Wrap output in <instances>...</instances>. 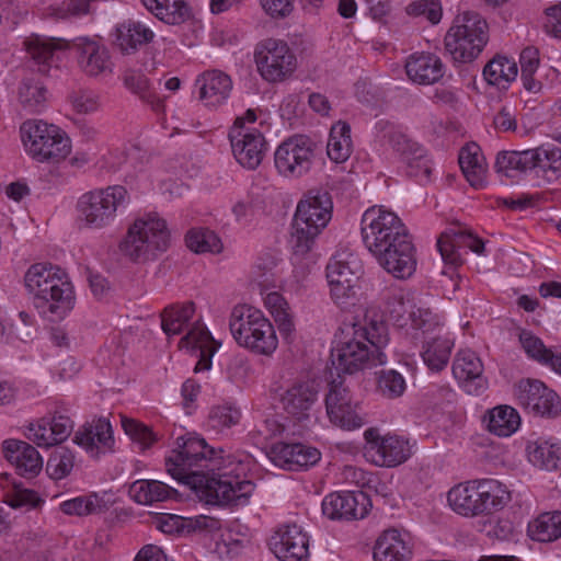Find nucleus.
Instances as JSON below:
<instances>
[{
    "mask_svg": "<svg viewBox=\"0 0 561 561\" xmlns=\"http://www.w3.org/2000/svg\"><path fill=\"white\" fill-rule=\"evenodd\" d=\"M179 450L167 458L168 473L175 480L190 485L197 496L211 505H241L247 503L254 491L250 480L232 476L224 469V450H215L205 439L179 437Z\"/></svg>",
    "mask_w": 561,
    "mask_h": 561,
    "instance_id": "1",
    "label": "nucleus"
},
{
    "mask_svg": "<svg viewBox=\"0 0 561 561\" xmlns=\"http://www.w3.org/2000/svg\"><path fill=\"white\" fill-rule=\"evenodd\" d=\"M389 332L381 314L367 312L363 319L344 322L340 328L336 345L331 352V363L337 375H353L369 367L387 363L385 348Z\"/></svg>",
    "mask_w": 561,
    "mask_h": 561,
    "instance_id": "2",
    "label": "nucleus"
},
{
    "mask_svg": "<svg viewBox=\"0 0 561 561\" xmlns=\"http://www.w3.org/2000/svg\"><path fill=\"white\" fill-rule=\"evenodd\" d=\"M34 306L44 314L64 318L75 307L73 286L68 274L57 265L36 263L24 275Z\"/></svg>",
    "mask_w": 561,
    "mask_h": 561,
    "instance_id": "3",
    "label": "nucleus"
},
{
    "mask_svg": "<svg viewBox=\"0 0 561 561\" xmlns=\"http://www.w3.org/2000/svg\"><path fill=\"white\" fill-rule=\"evenodd\" d=\"M510 500L506 486L494 479L462 482L447 493L451 510L466 517L490 515L502 510Z\"/></svg>",
    "mask_w": 561,
    "mask_h": 561,
    "instance_id": "4",
    "label": "nucleus"
},
{
    "mask_svg": "<svg viewBox=\"0 0 561 561\" xmlns=\"http://www.w3.org/2000/svg\"><path fill=\"white\" fill-rule=\"evenodd\" d=\"M333 203L327 191H310L298 203L293 224L290 244L295 254L308 253L314 239L332 217Z\"/></svg>",
    "mask_w": 561,
    "mask_h": 561,
    "instance_id": "5",
    "label": "nucleus"
},
{
    "mask_svg": "<svg viewBox=\"0 0 561 561\" xmlns=\"http://www.w3.org/2000/svg\"><path fill=\"white\" fill-rule=\"evenodd\" d=\"M229 328L238 345L256 355L271 356L277 348L278 339L273 324L252 306H236L230 314Z\"/></svg>",
    "mask_w": 561,
    "mask_h": 561,
    "instance_id": "6",
    "label": "nucleus"
},
{
    "mask_svg": "<svg viewBox=\"0 0 561 561\" xmlns=\"http://www.w3.org/2000/svg\"><path fill=\"white\" fill-rule=\"evenodd\" d=\"M20 133L27 153L37 162L57 164L71 152V139L57 125L28 119L21 125Z\"/></svg>",
    "mask_w": 561,
    "mask_h": 561,
    "instance_id": "7",
    "label": "nucleus"
},
{
    "mask_svg": "<svg viewBox=\"0 0 561 561\" xmlns=\"http://www.w3.org/2000/svg\"><path fill=\"white\" fill-rule=\"evenodd\" d=\"M489 39L488 23L477 12L466 11L455 19L445 36V49L455 62H471Z\"/></svg>",
    "mask_w": 561,
    "mask_h": 561,
    "instance_id": "8",
    "label": "nucleus"
},
{
    "mask_svg": "<svg viewBox=\"0 0 561 561\" xmlns=\"http://www.w3.org/2000/svg\"><path fill=\"white\" fill-rule=\"evenodd\" d=\"M170 245V232L163 219L148 215L129 227L121 243L123 253L135 262L154 259Z\"/></svg>",
    "mask_w": 561,
    "mask_h": 561,
    "instance_id": "9",
    "label": "nucleus"
},
{
    "mask_svg": "<svg viewBox=\"0 0 561 561\" xmlns=\"http://www.w3.org/2000/svg\"><path fill=\"white\" fill-rule=\"evenodd\" d=\"M128 202L127 190L122 185H113L83 194L78 205L88 226L102 228L113 221L118 208Z\"/></svg>",
    "mask_w": 561,
    "mask_h": 561,
    "instance_id": "10",
    "label": "nucleus"
},
{
    "mask_svg": "<svg viewBox=\"0 0 561 561\" xmlns=\"http://www.w3.org/2000/svg\"><path fill=\"white\" fill-rule=\"evenodd\" d=\"M325 409L330 422L342 430H356L366 423L358 402L354 401L341 375L329 383Z\"/></svg>",
    "mask_w": 561,
    "mask_h": 561,
    "instance_id": "11",
    "label": "nucleus"
},
{
    "mask_svg": "<svg viewBox=\"0 0 561 561\" xmlns=\"http://www.w3.org/2000/svg\"><path fill=\"white\" fill-rule=\"evenodd\" d=\"M257 70L270 82H277L289 77L296 69L295 54L287 43L267 38L260 42L254 53Z\"/></svg>",
    "mask_w": 561,
    "mask_h": 561,
    "instance_id": "12",
    "label": "nucleus"
},
{
    "mask_svg": "<svg viewBox=\"0 0 561 561\" xmlns=\"http://www.w3.org/2000/svg\"><path fill=\"white\" fill-rule=\"evenodd\" d=\"M314 156L316 144L307 136L295 135L276 148L275 168L285 178H300L310 171Z\"/></svg>",
    "mask_w": 561,
    "mask_h": 561,
    "instance_id": "13",
    "label": "nucleus"
},
{
    "mask_svg": "<svg viewBox=\"0 0 561 561\" xmlns=\"http://www.w3.org/2000/svg\"><path fill=\"white\" fill-rule=\"evenodd\" d=\"M360 226L363 242L373 255L407 228L394 213L382 207L368 208Z\"/></svg>",
    "mask_w": 561,
    "mask_h": 561,
    "instance_id": "14",
    "label": "nucleus"
},
{
    "mask_svg": "<svg viewBox=\"0 0 561 561\" xmlns=\"http://www.w3.org/2000/svg\"><path fill=\"white\" fill-rule=\"evenodd\" d=\"M374 256L396 278L404 279L415 272V249L407 228L390 239Z\"/></svg>",
    "mask_w": 561,
    "mask_h": 561,
    "instance_id": "15",
    "label": "nucleus"
},
{
    "mask_svg": "<svg viewBox=\"0 0 561 561\" xmlns=\"http://www.w3.org/2000/svg\"><path fill=\"white\" fill-rule=\"evenodd\" d=\"M367 447L365 455L375 465L380 467H397L407 461L411 456L409 442L397 435L380 436L376 430L365 432Z\"/></svg>",
    "mask_w": 561,
    "mask_h": 561,
    "instance_id": "16",
    "label": "nucleus"
},
{
    "mask_svg": "<svg viewBox=\"0 0 561 561\" xmlns=\"http://www.w3.org/2000/svg\"><path fill=\"white\" fill-rule=\"evenodd\" d=\"M518 403L535 415L554 417L561 412L558 394L539 380H522L515 389Z\"/></svg>",
    "mask_w": 561,
    "mask_h": 561,
    "instance_id": "17",
    "label": "nucleus"
},
{
    "mask_svg": "<svg viewBox=\"0 0 561 561\" xmlns=\"http://www.w3.org/2000/svg\"><path fill=\"white\" fill-rule=\"evenodd\" d=\"M360 266L356 260H331L327 265V278L331 296L341 307L350 305L355 298V284L360 276Z\"/></svg>",
    "mask_w": 561,
    "mask_h": 561,
    "instance_id": "18",
    "label": "nucleus"
},
{
    "mask_svg": "<svg viewBox=\"0 0 561 561\" xmlns=\"http://www.w3.org/2000/svg\"><path fill=\"white\" fill-rule=\"evenodd\" d=\"M232 153L240 165L255 170L263 161L266 142L263 134L256 129L232 127L229 131Z\"/></svg>",
    "mask_w": 561,
    "mask_h": 561,
    "instance_id": "19",
    "label": "nucleus"
},
{
    "mask_svg": "<svg viewBox=\"0 0 561 561\" xmlns=\"http://www.w3.org/2000/svg\"><path fill=\"white\" fill-rule=\"evenodd\" d=\"M371 507L369 496L362 492H334L322 502V512L331 519H362Z\"/></svg>",
    "mask_w": 561,
    "mask_h": 561,
    "instance_id": "20",
    "label": "nucleus"
},
{
    "mask_svg": "<svg viewBox=\"0 0 561 561\" xmlns=\"http://www.w3.org/2000/svg\"><path fill=\"white\" fill-rule=\"evenodd\" d=\"M70 48L77 51L79 68L87 76L99 78L112 73L113 62L104 45L88 37H79L70 42Z\"/></svg>",
    "mask_w": 561,
    "mask_h": 561,
    "instance_id": "21",
    "label": "nucleus"
},
{
    "mask_svg": "<svg viewBox=\"0 0 561 561\" xmlns=\"http://www.w3.org/2000/svg\"><path fill=\"white\" fill-rule=\"evenodd\" d=\"M271 546L280 561H309V537L296 524L279 528L272 537Z\"/></svg>",
    "mask_w": 561,
    "mask_h": 561,
    "instance_id": "22",
    "label": "nucleus"
},
{
    "mask_svg": "<svg viewBox=\"0 0 561 561\" xmlns=\"http://www.w3.org/2000/svg\"><path fill=\"white\" fill-rule=\"evenodd\" d=\"M461 248H468L472 252L481 254L484 251V243L481 239L459 225L453 226L442 232L437 240V249L443 261L451 266L462 264L463 261L459 252Z\"/></svg>",
    "mask_w": 561,
    "mask_h": 561,
    "instance_id": "23",
    "label": "nucleus"
},
{
    "mask_svg": "<svg viewBox=\"0 0 561 561\" xmlns=\"http://www.w3.org/2000/svg\"><path fill=\"white\" fill-rule=\"evenodd\" d=\"M267 456L275 466L289 471L307 469L321 458L320 451L314 447L283 442L274 444Z\"/></svg>",
    "mask_w": 561,
    "mask_h": 561,
    "instance_id": "24",
    "label": "nucleus"
},
{
    "mask_svg": "<svg viewBox=\"0 0 561 561\" xmlns=\"http://www.w3.org/2000/svg\"><path fill=\"white\" fill-rule=\"evenodd\" d=\"M73 442L93 458L112 450L114 445L113 430L106 417L94 419L79 428Z\"/></svg>",
    "mask_w": 561,
    "mask_h": 561,
    "instance_id": "25",
    "label": "nucleus"
},
{
    "mask_svg": "<svg viewBox=\"0 0 561 561\" xmlns=\"http://www.w3.org/2000/svg\"><path fill=\"white\" fill-rule=\"evenodd\" d=\"M453 374L469 394H480L488 387L483 376V364L480 357L470 350L457 353L453 363Z\"/></svg>",
    "mask_w": 561,
    "mask_h": 561,
    "instance_id": "26",
    "label": "nucleus"
},
{
    "mask_svg": "<svg viewBox=\"0 0 561 561\" xmlns=\"http://www.w3.org/2000/svg\"><path fill=\"white\" fill-rule=\"evenodd\" d=\"M5 459L15 467L16 473L34 478L43 469V458L31 444L19 439H7L2 444Z\"/></svg>",
    "mask_w": 561,
    "mask_h": 561,
    "instance_id": "27",
    "label": "nucleus"
},
{
    "mask_svg": "<svg viewBox=\"0 0 561 561\" xmlns=\"http://www.w3.org/2000/svg\"><path fill=\"white\" fill-rule=\"evenodd\" d=\"M318 388L309 381H299L289 386L280 396L283 409L297 420H307L318 401Z\"/></svg>",
    "mask_w": 561,
    "mask_h": 561,
    "instance_id": "28",
    "label": "nucleus"
},
{
    "mask_svg": "<svg viewBox=\"0 0 561 561\" xmlns=\"http://www.w3.org/2000/svg\"><path fill=\"white\" fill-rule=\"evenodd\" d=\"M27 57L45 73L51 66L56 51L70 49V42L59 37L31 34L23 41Z\"/></svg>",
    "mask_w": 561,
    "mask_h": 561,
    "instance_id": "29",
    "label": "nucleus"
},
{
    "mask_svg": "<svg viewBox=\"0 0 561 561\" xmlns=\"http://www.w3.org/2000/svg\"><path fill=\"white\" fill-rule=\"evenodd\" d=\"M378 128L381 133V141L388 145L403 162L411 165L413 161H421L425 157L423 147L398 127L388 122H379Z\"/></svg>",
    "mask_w": 561,
    "mask_h": 561,
    "instance_id": "30",
    "label": "nucleus"
},
{
    "mask_svg": "<svg viewBox=\"0 0 561 561\" xmlns=\"http://www.w3.org/2000/svg\"><path fill=\"white\" fill-rule=\"evenodd\" d=\"M412 558V545L408 535L397 529L385 530L374 547L375 561H409Z\"/></svg>",
    "mask_w": 561,
    "mask_h": 561,
    "instance_id": "31",
    "label": "nucleus"
},
{
    "mask_svg": "<svg viewBox=\"0 0 561 561\" xmlns=\"http://www.w3.org/2000/svg\"><path fill=\"white\" fill-rule=\"evenodd\" d=\"M405 71L409 79L415 83L433 84L443 78L445 66L434 54L416 53L407 59Z\"/></svg>",
    "mask_w": 561,
    "mask_h": 561,
    "instance_id": "32",
    "label": "nucleus"
},
{
    "mask_svg": "<svg viewBox=\"0 0 561 561\" xmlns=\"http://www.w3.org/2000/svg\"><path fill=\"white\" fill-rule=\"evenodd\" d=\"M196 84L199 87V99L210 107H216L226 101L232 89L230 77L218 70L204 72Z\"/></svg>",
    "mask_w": 561,
    "mask_h": 561,
    "instance_id": "33",
    "label": "nucleus"
},
{
    "mask_svg": "<svg viewBox=\"0 0 561 561\" xmlns=\"http://www.w3.org/2000/svg\"><path fill=\"white\" fill-rule=\"evenodd\" d=\"M154 32L145 23L136 20H127L116 27L115 43L124 54H133L139 47L151 43Z\"/></svg>",
    "mask_w": 561,
    "mask_h": 561,
    "instance_id": "34",
    "label": "nucleus"
},
{
    "mask_svg": "<svg viewBox=\"0 0 561 561\" xmlns=\"http://www.w3.org/2000/svg\"><path fill=\"white\" fill-rule=\"evenodd\" d=\"M538 160L539 156L534 149L503 150L497 153L494 168L507 178H515L536 169Z\"/></svg>",
    "mask_w": 561,
    "mask_h": 561,
    "instance_id": "35",
    "label": "nucleus"
},
{
    "mask_svg": "<svg viewBox=\"0 0 561 561\" xmlns=\"http://www.w3.org/2000/svg\"><path fill=\"white\" fill-rule=\"evenodd\" d=\"M393 302H388V310L393 320L399 322L400 325L405 324L404 314L411 320L414 329L422 330L424 333L437 325L434 314L430 309L414 308L410 306L407 309L404 298L401 294L393 295Z\"/></svg>",
    "mask_w": 561,
    "mask_h": 561,
    "instance_id": "36",
    "label": "nucleus"
},
{
    "mask_svg": "<svg viewBox=\"0 0 561 561\" xmlns=\"http://www.w3.org/2000/svg\"><path fill=\"white\" fill-rule=\"evenodd\" d=\"M141 2L165 24L178 25L191 16V10L185 0H141Z\"/></svg>",
    "mask_w": 561,
    "mask_h": 561,
    "instance_id": "37",
    "label": "nucleus"
},
{
    "mask_svg": "<svg viewBox=\"0 0 561 561\" xmlns=\"http://www.w3.org/2000/svg\"><path fill=\"white\" fill-rule=\"evenodd\" d=\"M129 493L136 502L145 505L163 502L178 494L175 489L157 480L135 481L129 488Z\"/></svg>",
    "mask_w": 561,
    "mask_h": 561,
    "instance_id": "38",
    "label": "nucleus"
},
{
    "mask_svg": "<svg viewBox=\"0 0 561 561\" xmlns=\"http://www.w3.org/2000/svg\"><path fill=\"white\" fill-rule=\"evenodd\" d=\"M18 100L26 113H39L45 107L47 90L38 79L24 78L18 89Z\"/></svg>",
    "mask_w": 561,
    "mask_h": 561,
    "instance_id": "39",
    "label": "nucleus"
},
{
    "mask_svg": "<svg viewBox=\"0 0 561 561\" xmlns=\"http://www.w3.org/2000/svg\"><path fill=\"white\" fill-rule=\"evenodd\" d=\"M517 73V64L501 55L494 56L483 68L485 81L502 89H506L516 79Z\"/></svg>",
    "mask_w": 561,
    "mask_h": 561,
    "instance_id": "40",
    "label": "nucleus"
},
{
    "mask_svg": "<svg viewBox=\"0 0 561 561\" xmlns=\"http://www.w3.org/2000/svg\"><path fill=\"white\" fill-rule=\"evenodd\" d=\"M479 151L477 145H468L460 150L458 159L463 175L474 188L482 187L485 178L484 159Z\"/></svg>",
    "mask_w": 561,
    "mask_h": 561,
    "instance_id": "41",
    "label": "nucleus"
},
{
    "mask_svg": "<svg viewBox=\"0 0 561 561\" xmlns=\"http://www.w3.org/2000/svg\"><path fill=\"white\" fill-rule=\"evenodd\" d=\"M489 432L506 437L512 435L520 424V417L515 409L508 405H499L489 411L484 417Z\"/></svg>",
    "mask_w": 561,
    "mask_h": 561,
    "instance_id": "42",
    "label": "nucleus"
},
{
    "mask_svg": "<svg viewBox=\"0 0 561 561\" xmlns=\"http://www.w3.org/2000/svg\"><path fill=\"white\" fill-rule=\"evenodd\" d=\"M352 149L353 142L350 125L345 122H337L330 130L327 145L328 157L336 163H342L350 158Z\"/></svg>",
    "mask_w": 561,
    "mask_h": 561,
    "instance_id": "43",
    "label": "nucleus"
},
{
    "mask_svg": "<svg viewBox=\"0 0 561 561\" xmlns=\"http://www.w3.org/2000/svg\"><path fill=\"white\" fill-rule=\"evenodd\" d=\"M533 540L550 542L561 537V512L542 513L528 525Z\"/></svg>",
    "mask_w": 561,
    "mask_h": 561,
    "instance_id": "44",
    "label": "nucleus"
},
{
    "mask_svg": "<svg viewBox=\"0 0 561 561\" xmlns=\"http://www.w3.org/2000/svg\"><path fill=\"white\" fill-rule=\"evenodd\" d=\"M453 346L454 343L446 337L435 336L425 341L422 352L424 363L431 370L444 369L449 362Z\"/></svg>",
    "mask_w": 561,
    "mask_h": 561,
    "instance_id": "45",
    "label": "nucleus"
},
{
    "mask_svg": "<svg viewBox=\"0 0 561 561\" xmlns=\"http://www.w3.org/2000/svg\"><path fill=\"white\" fill-rule=\"evenodd\" d=\"M195 312L193 302L167 307L161 314V325L168 335L180 334Z\"/></svg>",
    "mask_w": 561,
    "mask_h": 561,
    "instance_id": "46",
    "label": "nucleus"
},
{
    "mask_svg": "<svg viewBox=\"0 0 561 561\" xmlns=\"http://www.w3.org/2000/svg\"><path fill=\"white\" fill-rule=\"evenodd\" d=\"M528 459L531 463L546 470H556L561 462V446L549 442L528 446Z\"/></svg>",
    "mask_w": 561,
    "mask_h": 561,
    "instance_id": "47",
    "label": "nucleus"
},
{
    "mask_svg": "<svg viewBox=\"0 0 561 561\" xmlns=\"http://www.w3.org/2000/svg\"><path fill=\"white\" fill-rule=\"evenodd\" d=\"M60 510L66 515L87 516L105 512L107 505L96 493H91L62 502Z\"/></svg>",
    "mask_w": 561,
    "mask_h": 561,
    "instance_id": "48",
    "label": "nucleus"
},
{
    "mask_svg": "<svg viewBox=\"0 0 561 561\" xmlns=\"http://www.w3.org/2000/svg\"><path fill=\"white\" fill-rule=\"evenodd\" d=\"M186 245L196 253H219L222 244L218 236L207 228L192 229L185 237Z\"/></svg>",
    "mask_w": 561,
    "mask_h": 561,
    "instance_id": "49",
    "label": "nucleus"
},
{
    "mask_svg": "<svg viewBox=\"0 0 561 561\" xmlns=\"http://www.w3.org/2000/svg\"><path fill=\"white\" fill-rule=\"evenodd\" d=\"M125 87L137 94L144 102L151 105L154 111L162 107V101L151 90L148 78L140 72L130 71L125 75Z\"/></svg>",
    "mask_w": 561,
    "mask_h": 561,
    "instance_id": "50",
    "label": "nucleus"
},
{
    "mask_svg": "<svg viewBox=\"0 0 561 561\" xmlns=\"http://www.w3.org/2000/svg\"><path fill=\"white\" fill-rule=\"evenodd\" d=\"M265 306L274 317L280 333L289 335L294 331V322L288 312V304L283 296L276 291L267 294Z\"/></svg>",
    "mask_w": 561,
    "mask_h": 561,
    "instance_id": "51",
    "label": "nucleus"
},
{
    "mask_svg": "<svg viewBox=\"0 0 561 561\" xmlns=\"http://www.w3.org/2000/svg\"><path fill=\"white\" fill-rule=\"evenodd\" d=\"M241 419V411L231 404L213 407L208 414V425L217 432L237 425Z\"/></svg>",
    "mask_w": 561,
    "mask_h": 561,
    "instance_id": "52",
    "label": "nucleus"
},
{
    "mask_svg": "<svg viewBox=\"0 0 561 561\" xmlns=\"http://www.w3.org/2000/svg\"><path fill=\"white\" fill-rule=\"evenodd\" d=\"M75 463L73 454L67 448L56 449L49 457L46 471L54 480H60L70 474Z\"/></svg>",
    "mask_w": 561,
    "mask_h": 561,
    "instance_id": "53",
    "label": "nucleus"
},
{
    "mask_svg": "<svg viewBox=\"0 0 561 561\" xmlns=\"http://www.w3.org/2000/svg\"><path fill=\"white\" fill-rule=\"evenodd\" d=\"M537 151L539 160L536 168L540 169L546 175L558 179L561 175V148L559 147H538Z\"/></svg>",
    "mask_w": 561,
    "mask_h": 561,
    "instance_id": "54",
    "label": "nucleus"
},
{
    "mask_svg": "<svg viewBox=\"0 0 561 561\" xmlns=\"http://www.w3.org/2000/svg\"><path fill=\"white\" fill-rule=\"evenodd\" d=\"M378 389L382 396L389 399L399 398L405 390V380L400 373L393 369H382L378 376Z\"/></svg>",
    "mask_w": 561,
    "mask_h": 561,
    "instance_id": "55",
    "label": "nucleus"
},
{
    "mask_svg": "<svg viewBox=\"0 0 561 561\" xmlns=\"http://www.w3.org/2000/svg\"><path fill=\"white\" fill-rule=\"evenodd\" d=\"M122 427L125 433L142 448L150 447L157 440V436L151 428L136 420L123 416Z\"/></svg>",
    "mask_w": 561,
    "mask_h": 561,
    "instance_id": "56",
    "label": "nucleus"
},
{
    "mask_svg": "<svg viewBox=\"0 0 561 561\" xmlns=\"http://www.w3.org/2000/svg\"><path fill=\"white\" fill-rule=\"evenodd\" d=\"M519 342L525 353L540 364L545 362L547 355L550 353V348L546 347L543 342L530 331L522 330L519 333Z\"/></svg>",
    "mask_w": 561,
    "mask_h": 561,
    "instance_id": "57",
    "label": "nucleus"
},
{
    "mask_svg": "<svg viewBox=\"0 0 561 561\" xmlns=\"http://www.w3.org/2000/svg\"><path fill=\"white\" fill-rule=\"evenodd\" d=\"M50 428L49 420L41 419L34 424H30L27 427L26 436L37 446L48 448L50 446L57 445V443L54 440V435H49Z\"/></svg>",
    "mask_w": 561,
    "mask_h": 561,
    "instance_id": "58",
    "label": "nucleus"
},
{
    "mask_svg": "<svg viewBox=\"0 0 561 561\" xmlns=\"http://www.w3.org/2000/svg\"><path fill=\"white\" fill-rule=\"evenodd\" d=\"M407 11L415 16L424 15L433 24L438 23L442 19V5L438 0L413 2L407 8Z\"/></svg>",
    "mask_w": 561,
    "mask_h": 561,
    "instance_id": "59",
    "label": "nucleus"
},
{
    "mask_svg": "<svg viewBox=\"0 0 561 561\" xmlns=\"http://www.w3.org/2000/svg\"><path fill=\"white\" fill-rule=\"evenodd\" d=\"M68 99L73 110L78 113H90L95 111L99 106V98L92 91H72Z\"/></svg>",
    "mask_w": 561,
    "mask_h": 561,
    "instance_id": "60",
    "label": "nucleus"
},
{
    "mask_svg": "<svg viewBox=\"0 0 561 561\" xmlns=\"http://www.w3.org/2000/svg\"><path fill=\"white\" fill-rule=\"evenodd\" d=\"M50 425V434L54 435V440L58 444L62 443L68 438L73 428V422L67 415L55 414L51 420H49Z\"/></svg>",
    "mask_w": 561,
    "mask_h": 561,
    "instance_id": "61",
    "label": "nucleus"
},
{
    "mask_svg": "<svg viewBox=\"0 0 561 561\" xmlns=\"http://www.w3.org/2000/svg\"><path fill=\"white\" fill-rule=\"evenodd\" d=\"M43 503L44 500L34 490L16 488L10 505L12 507L30 506L35 508Z\"/></svg>",
    "mask_w": 561,
    "mask_h": 561,
    "instance_id": "62",
    "label": "nucleus"
},
{
    "mask_svg": "<svg viewBox=\"0 0 561 561\" xmlns=\"http://www.w3.org/2000/svg\"><path fill=\"white\" fill-rule=\"evenodd\" d=\"M264 11L272 18H285L294 9V0H261Z\"/></svg>",
    "mask_w": 561,
    "mask_h": 561,
    "instance_id": "63",
    "label": "nucleus"
},
{
    "mask_svg": "<svg viewBox=\"0 0 561 561\" xmlns=\"http://www.w3.org/2000/svg\"><path fill=\"white\" fill-rule=\"evenodd\" d=\"M545 30L548 34L561 39V4L547 10Z\"/></svg>",
    "mask_w": 561,
    "mask_h": 561,
    "instance_id": "64",
    "label": "nucleus"
}]
</instances>
